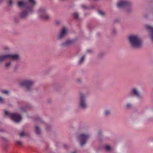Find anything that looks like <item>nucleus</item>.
I'll list each match as a JSON object with an SVG mask.
<instances>
[{"label": "nucleus", "mask_w": 153, "mask_h": 153, "mask_svg": "<svg viewBox=\"0 0 153 153\" xmlns=\"http://www.w3.org/2000/svg\"><path fill=\"white\" fill-rule=\"evenodd\" d=\"M89 136L88 134H81L79 137V139L81 141L80 145L82 146L86 143L87 140L89 137Z\"/></svg>", "instance_id": "7"}, {"label": "nucleus", "mask_w": 153, "mask_h": 153, "mask_svg": "<svg viewBox=\"0 0 153 153\" xmlns=\"http://www.w3.org/2000/svg\"><path fill=\"white\" fill-rule=\"evenodd\" d=\"M82 8H84V9L86 8V7H85V5H83L82 6Z\"/></svg>", "instance_id": "28"}, {"label": "nucleus", "mask_w": 153, "mask_h": 153, "mask_svg": "<svg viewBox=\"0 0 153 153\" xmlns=\"http://www.w3.org/2000/svg\"><path fill=\"white\" fill-rule=\"evenodd\" d=\"M98 13L99 14L102 16H103L104 15V13L102 11L100 10L99 11H98Z\"/></svg>", "instance_id": "24"}, {"label": "nucleus", "mask_w": 153, "mask_h": 153, "mask_svg": "<svg viewBox=\"0 0 153 153\" xmlns=\"http://www.w3.org/2000/svg\"><path fill=\"white\" fill-rule=\"evenodd\" d=\"M80 100L79 103L80 106L82 108H85L87 107L84 94H81L80 97Z\"/></svg>", "instance_id": "6"}, {"label": "nucleus", "mask_w": 153, "mask_h": 153, "mask_svg": "<svg viewBox=\"0 0 153 153\" xmlns=\"http://www.w3.org/2000/svg\"><path fill=\"white\" fill-rule=\"evenodd\" d=\"M68 30L65 27H63L61 30L59 38L61 39L65 37L67 34Z\"/></svg>", "instance_id": "9"}, {"label": "nucleus", "mask_w": 153, "mask_h": 153, "mask_svg": "<svg viewBox=\"0 0 153 153\" xmlns=\"http://www.w3.org/2000/svg\"><path fill=\"white\" fill-rule=\"evenodd\" d=\"M37 13L39 17L41 19L47 20L50 18V16L47 13L46 9L45 8L39 9Z\"/></svg>", "instance_id": "3"}, {"label": "nucleus", "mask_w": 153, "mask_h": 153, "mask_svg": "<svg viewBox=\"0 0 153 153\" xmlns=\"http://www.w3.org/2000/svg\"><path fill=\"white\" fill-rule=\"evenodd\" d=\"M9 6H11L12 4V0H9L7 2Z\"/></svg>", "instance_id": "22"}, {"label": "nucleus", "mask_w": 153, "mask_h": 153, "mask_svg": "<svg viewBox=\"0 0 153 153\" xmlns=\"http://www.w3.org/2000/svg\"><path fill=\"white\" fill-rule=\"evenodd\" d=\"M5 115L10 117L16 123L20 121L22 119L20 115L18 114L11 113L7 111H5Z\"/></svg>", "instance_id": "4"}, {"label": "nucleus", "mask_w": 153, "mask_h": 153, "mask_svg": "<svg viewBox=\"0 0 153 153\" xmlns=\"http://www.w3.org/2000/svg\"><path fill=\"white\" fill-rule=\"evenodd\" d=\"M34 83L33 81L30 80H25L22 81L20 83V85L25 86L27 90L30 91L32 89L33 85Z\"/></svg>", "instance_id": "5"}, {"label": "nucleus", "mask_w": 153, "mask_h": 153, "mask_svg": "<svg viewBox=\"0 0 153 153\" xmlns=\"http://www.w3.org/2000/svg\"><path fill=\"white\" fill-rule=\"evenodd\" d=\"M73 43V41L72 40H67L65 43H63L62 45L64 46H68L72 44Z\"/></svg>", "instance_id": "14"}, {"label": "nucleus", "mask_w": 153, "mask_h": 153, "mask_svg": "<svg viewBox=\"0 0 153 153\" xmlns=\"http://www.w3.org/2000/svg\"><path fill=\"white\" fill-rule=\"evenodd\" d=\"M16 143L19 146H21L22 145V142L21 141H17Z\"/></svg>", "instance_id": "27"}, {"label": "nucleus", "mask_w": 153, "mask_h": 153, "mask_svg": "<svg viewBox=\"0 0 153 153\" xmlns=\"http://www.w3.org/2000/svg\"><path fill=\"white\" fill-rule=\"evenodd\" d=\"M78 82H81V81L80 80V79H78Z\"/></svg>", "instance_id": "32"}, {"label": "nucleus", "mask_w": 153, "mask_h": 153, "mask_svg": "<svg viewBox=\"0 0 153 153\" xmlns=\"http://www.w3.org/2000/svg\"><path fill=\"white\" fill-rule=\"evenodd\" d=\"M73 153H76V152H73Z\"/></svg>", "instance_id": "34"}, {"label": "nucleus", "mask_w": 153, "mask_h": 153, "mask_svg": "<svg viewBox=\"0 0 153 153\" xmlns=\"http://www.w3.org/2000/svg\"><path fill=\"white\" fill-rule=\"evenodd\" d=\"M11 64V63L10 62H7L5 64V67L7 68H9L10 67Z\"/></svg>", "instance_id": "16"}, {"label": "nucleus", "mask_w": 153, "mask_h": 153, "mask_svg": "<svg viewBox=\"0 0 153 153\" xmlns=\"http://www.w3.org/2000/svg\"><path fill=\"white\" fill-rule=\"evenodd\" d=\"M101 132L100 131L98 132L99 135H100L101 134Z\"/></svg>", "instance_id": "31"}, {"label": "nucleus", "mask_w": 153, "mask_h": 153, "mask_svg": "<svg viewBox=\"0 0 153 153\" xmlns=\"http://www.w3.org/2000/svg\"><path fill=\"white\" fill-rule=\"evenodd\" d=\"M8 59H10L13 60H17L19 59V56L18 54H8Z\"/></svg>", "instance_id": "11"}, {"label": "nucleus", "mask_w": 153, "mask_h": 153, "mask_svg": "<svg viewBox=\"0 0 153 153\" xmlns=\"http://www.w3.org/2000/svg\"><path fill=\"white\" fill-rule=\"evenodd\" d=\"M146 27L150 30L151 33V37L153 41V27L149 25L147 26Z\"/></svg>", "instance_id": "13"}, {"label": "nucleus", "mask_w": 153, "mask_h": 153, "mask_svg": "<svg viewBox=\"0 0 153 153\" xmlns=\"http://www.w3.org/2000/svg\"><path fill=\"white\" fill-rule=\"evenodd\" d=\"M4 102V99L0 97V103H3Z\"/></svg>", "instance_id": "25"}, {"label": "nucleus", "mask_w": 153, "mask_h": 153, "mask_svg": "<svg viewBox=\"0 0 153 153\" xmlns=\"http://www.w3.org/2000/svg\"><path fill=\"white\" fill-rule=\"evenodd\" d=\"M35 131L36 134H39L40 132V129L37 126L35 127Z\"/></svg>", "instance_id": "15"}, {"label": "nucleus", "mask_w": 153, "mask_h": 153, "mask_svg": "<svg viewBox=\"0 0 153 153\" xmlns=\"http://www.w3.org/2000/svg\"><path fill=\"white\" fill-rule=\"evenodd\" d=\"M74 17L75 18H78L79 16L78 14L76 13H74Z\"/></svg>", "instance_id": "21"}, {"label": "nucleus", "mask_w": 153, "mask_h": 153, "mask_svg": "<svg viewBox=\"0 0 153 153\" xmlns=\"http://www.w3.org/2000/svg\"><path fill=\"white\" fill-rule=\"evenodd\" d=\"M21 110L23 112H24L25 111V109H24V108H21Z\"/></svg>", "instance_id": "29"}, {"label": "nucleus", "mask_w": 153, "mask_h": 153, "mask_svg": "<svg viewBox=\"0 0 153 153\" xmlns=\"http://www.w3.org/2000/svg\"><path fill=\"white\" fill-rule=\"evenodd\" d=\"M7 59H8V54L0 55V62H1Z\"/></svg>", "instance_id": "12"}, {"label": "nucleus", "mask_w": 153, "mask_h": 153, "mask_svg": "<svg viewBox=\"0 0 153 153\" xmlns=\"http://www.w3.org/2000/svg\"><path fill=\"white\" fill-rule=\"evenodd\" d=\"M60 23V22L59 21H58L56 22V24H58Z\"/></svg>", "instance_id": "30"}, {"label": "nucleus", "mask_w": 153, "mask_h": 153, "mask_svg": "<svg viewBox=\"0 0 153 153\" xmlns=\"http://www.w3.org/2000/svg\"><path fill=\"white\" fill-rule=\"evenodd\" d=\"M1 92L2 93L8 94L9 93V91L7 90H3L1 91Z\"/></svg>", "instance_id": "19"}, {"label": "nucleus", "mask_w": 153, "mask_h": 153, "mask_svg": "<svg viewBox=\"0 0 153 153\" xmlns=\"http://www.w3.org/2000/svg\"><path fill=\"white\" fill-rule=\"evenodd\" d=\"M105 149L107 151H108L110 149V147L109 145H106L105 146Z\"/></svg>", "instance_id": "18"}, {"label": "nucleus", "mask_w": 153, "mask_h": 153, "mask_svg": "<svg viewBox=\"0 0 153 153\" xmlns=\"http://www.w3.org/2000/svg\"><path fill=\"white\" fill-rule=\"evenodd\" d=\"M131 106V105L130 103H128L126 105V107L127 108H128Z\"/></svg>", "instance_id": "26"}, {"label": "nucleus", "mask_w": 153, "mask_h": 153, "mask_svg": "<svg viewBox=\"0 0 153 153\" xmlns=\"http://www.w3.org/2000/svg\"><path fill=\"white\" fill-rule=\"evenodd\" d=\"M3 0H0V3Z\"/></svg>", "instance_id": "33"}, {"label": "nucleus", "mask_w": 153, "mask_h": 153, "mask_svg": "<svg viewBox=\"0 0 153 153\" xmlns=\"http://www.w3.org/2000/svg\"><path fill=\"white\" fill-rule=\"evenodd\" d=\"M110 113V111L109 110H106L105 111V114L106 115H108Z\"/></svg>", "instance_id": "20"}, {"label": "nucleus", "mask_w": 153, "mask_h": 153, "mask_svg": "<svg viewBox=\"0 0 153 153\" xmlns=\"http://www.w3.org/2000/svg\"><path fill=\"white\" fill-rule=\"evenodd\" d=\"M131 93L136 97H140V94L137 88H132L131 91Z\"/></svg>", "instance_id": "10"}, {"label": "nucleus", "mask_w": 153, "mask_h": 153, "mask_svg": "<svg viewBox=\"0 0 153 153\" xmlns=\"http://www.w3.org/2000/svg\"><path fill=\"white\" fill-rule=\"evenodd\" d=\"M128 40L131 46L134 48H140L142 45L141 40L137 36H130L128 37Z\"/></svg>", "instance_id": "2"}, {"label": "nucleus", "mask_w": 153, "mask_h": 153, "mask_svg": "<svg viewBox=\"0 0 153 153\" xmlns=\"http://www.w3.org/2000/svg\"><path fill=\"white\" fill-rule=\"evenodd\" d=\"M130 2L126 0L121 1L117 3V6L118 7H121L128 6L130 4Z\"/></svg>", "instance_id": "8"}, {"label": "nucleus", "mask_w": 153, "mask_h": 153, "mask_svg": "<svg viewBox=\"0 0 153 153\" xmlns=\"http://www.w3.org/2000/svg\"><path fill=\"white\" fill-rule=\"evenodd\" d=\"M84 59L85 56H83L79 60V64H81L82 63L83 61H84Z\"/></svg>", "instance_id": "17"}, {"label": "nucleus", "mask_w": 153, "mask_h": 153, "mask_svg": "<svg viewBox=\"0 0 153 153\" xmlns=\"http://www.w3.org/2000/svg\"><path fill=\"white\" fill-rule=\"evenodd\" d=\"M28 2H25L23 1L18 2L17 4L19 7L23 8L22 11L19 14L21 18H25L28 16L29 14H32L34 12V7L36 4L35 0H27Z\"/></svg>", "instance_id": "1"}, {"label": "nucleus", "mask_w": 153, "mask_h": 153, "mask_svg": "<svg viewBox=\"0 0 153 153\" xmlns=\"http://www.w3.org/2000/svg\"><path fill=\"white\" fill-rule=\"evenodd\" d=\"M25 135V134L23 132H21L19 134L20 137H23Z\"/></svg>", "instance_id": "23"}]
</instances>
